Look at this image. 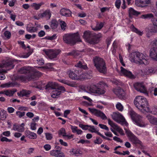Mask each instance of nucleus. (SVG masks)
<instances>
[{"mask_svg": "<svg viewBox=\"0 0 157 157\" xmlns=\"http://www.w3.org/2000/svg\"><path fill=\"white\" fill-rule=\"evenodd\" d=\"M134 103L136 106L142 112L151 111L148 106V101L144 97L136 96L134 99Z\"/></svg>", "mask_w": 157, "mask_h": 157, "instance_id": "f257e3e1", "label": "nucleus"}, {"mask_svg": "<svg viewBox=\"0 0 157 157\" xmlns=\"http://www.w3.org/2000/svg\"><path fill=\"white\" fill-rule=\"evenodd\" d=\"M130 60L132 62L139 64L147 65L149 63L148 57L139 52H134L131 53Z\"/></svg>", "mask_w": 157, "mask_h": 157, "instance_id": "f03ea898", "label": "nucleus"}, {"mask_svg": "<svg viewBox=\"0 0 157 157\" xmlns=\"http://www.w3.org/2000/svg\"><path fill=\"white\" fill-rule=\"evenodd\" d=\"M93 61L94 66L99 72L104 74L106 73L105 63L102 58L95 56L93 59Z\"/></svg>", "mask_w": 157, "mask_h": 157, "instance_id": "7ed1b4c3", "label": "nucleus"}, {"mask_svg": "<svg viewBox=\"0 0 157 157\" xmlns=\"http://www.w3.org/2000/svg\"><path fill=\"white\" fill-rule=\"evenodd\" d=\"M63 40L65 43L71 45L75 44L76 41H81L78 33L65 34L63 36Z\"/></svg>", "mask_w": 157, "mask_h": 157, "instance_id": "20e7f679", "label": "nucleus"}, {"mask_svg": "<svg viewBox=\"0 0 157 157\" xmlns=\"http://www.w3.org/2000/svg\"><path fill=\"white\" fill-rule=\"evenodd\" d=\"M129 113L132 119L137 125L140 127H144L145 124L142 120V117L136 114L133 110H131Z\"/></svg>", "mask_w": 157, "mask_h": 157, "instance_id": "39448f33", "label": "nucleus"}, {"mask_svg": "<svg viewBox=\"0 0 157 157\" xmlns=\"http://www.w3.org/2000/svg\"><path fill=\"white\" fill-rule=\"evenodd\" d=\"M18 60L15 59L9 58L2 61L0 63V68L5 67L8 70L13 68L14 67V63Z\"/></svg>", "mask_w": 157, "mask_h": 157, "instance_id": "423d86ee", "label": "nucleus"}, {"mask_svg": "<svg viewBox=\"0 0 157 157\" xmlns=\"http://www.w3.org/2000/svg\"><path fill=\"white\" fill-rule=\"evenodd\" d=\"M125 132L129 141L133 144H140L141 141L131 131L125 129Z\"/></svg>", "mask_w": 157, "mask_h": 157, "instance_id": "0eeeda50", "label": "nucleus"}, {"mask_svg": "<svg viewBox=\"0 0 157 157\" xmlns=\"http://www.w3.org/2000/svg\"><path fill=\"white\" fill-rule=\"evenodd\" d=\"M153 47L150 51V55L153 59L157 61V40L152 41Z\"/></svg>", "mask_w": 157, "mask_h": 157, "instance_id": "6e6552de", "label": "nucleus"}, {"mask_svg": "<svg viewBox=\"0 0 157 157\" xmlns=\"http://www.w3.org/2000/svg\"><path fill=\"white\" fill-rule=\"evenodd\" d=\"M83 37L87 42L90 44H93L94 33L90 31H86L83 33Z\"/></svg>", "mask_w": 157, "mask_h": 157, "instance_id": "1a4fd4ad", "label": "nucleus"}, {"mask_svg": "<svg viewBox=\"0 0 157 157\" xmlns=\"http://www.w3.org/2000/svg\"><path fill=\"white\" fill-rule=\"evenodd\" d=\"M45 54L48 56V58L51 59H52L57 57V56L60 52L59 50H54L50 49L47 51L44 50Z\"/></svg>", "mask_w": 157, "mask_h": 157, "instance_id": "9d476101", "label": "nucleus"}, {"mask_svg": "<svg viewBox=\"0 0 157 157\" xmlns=\"http://www.w3.org/2000/svg\"><path fill=\"white\" fill-rule=\"evenodd\" d=\"M89 111L92 114H94L95 116L101 117L103 120H106L107 117L100 110L88 108Z\"/></svg>", "mask_w": 157, "mask_h": 157, "instance_id": "9b49d317", "label": "nucleus"}, {"mask_svg": "<svg viewBox=\"0 0 157 157\" xmlns=\"http://www.w3.org/2000/svg\"><path fill=\"white\" fill-rule=\"evenodd\" d=\"M100 85L91 86L90 88V91L92 93L97 94H103L105 92V91L100 88Z\"/></svg>", "mask_w": 157, "mask_h": 157, "instance_id": "f8f14e48", "label": "nucleus"}, {"mask_svg": "<svg viewBox=\"0 0 157 157\" xmlns=\"http://www.w3.org/2000/svg\"><path fill=\"white\" fill-rule=\"evenodd\" d=\"M134 86L135 89L137 91L145 94H147L146 88L143 83H136L134 84Z\"/></svg>", "mask_w": 157, "mask_h": 157, "instance_id": "ddd939ff", "label": "nucleus"}, {"mask_svg": "<svg viewBox=\"0 0 157 157\" xmlns=\"http://www.w3.org/2000/svg\"><path fill=\"white\" fill-rule=\"evenodd\" d=\"M68 73L70 78L72 79L77 80L79 78L80 74L77 70H74V71L69 70L68 71Z\"/></svg>", "mask_w": 157, "mask_h": 157, "instance_id": "4468645a", "label": "nucleus"}, {"mask_svg": "<svg viewBox=\"0 0 157 157\" xmlns=\"http://www.w3.org/2000/svg\"><path fill=\"white\" fill-rule=\"evenodd\" d=\"M113 92L120 99H123L124 98L125 94L122 89L120 88L114 89Z\"/></svg>", "mask_w": 157, "mask_h": 157, "instance_id": "2eb2a0df", "label": "nucleus"}, {"mask_svg": "<svg viewBox=\"0 0 157 157\" xmlns=\"http://www.w3.org/2000/svg\"><path fill=\"white\" fill-rule=\"evenodd\" d=\"M58 87L57 83L54 82H49L46 86L45 89L48 90L56 89Z\"/></svg>", "mask_w": 157, "mask_h": 157, "instance_id": "dca6fc26", "label": "nucleus"}, {"mask_svg": "<svg viewBox=\"0 0 157 157\" xmlns=\"http://www.w3.org/2000/svg\"><path fill=\"white\" fill-rule=\"evenodd\" d=\"M72 12L68 9L63 8L60 11V14L63 16L69 17L71 16Z\"/></svg>", "mask_w": 157, "mask_h": 157, "instance_id": "f3484780", "label": "nucleus"}, {"mask_svg": "<svg viewBox=\"0 0 157 157\" xmlns=\"http://www.w3.org/2000/svg\"><path fill=\"white\" fill-rule=\"evenodd\" d=\"M121 72L124 75L130 78H134V75L132 74L130 71L127 70L122 67H121Z\"/></svg>", "mask_w": 157, "mask_h": 157, "instance_id": "a211bd4d", "label": "nucleus"}, {"mask_svg": "<svg viewBox=\"0 0 157 157\" xmlns=\"http://www.w3.org/2000/svg\"><path fill=\"white\" fill-rule=\"evenodd\" d=\"M50 154L51 155L56 157H65L64 154L60 151L56 150L51 151Z\"/></svg>", "mask_w": 157, "mask_h": 157, "instance_id": "6ab92c4d", "label": "nucleus"}, {"mask_svg": "<svg viewBox=\"0 0 157 157\" xmlns=\"http://www.w3.org/2000/svg\"><path fill=\"white\" fill-rule=\"evenodd\" d=\"M31 80L36 79L41 75V73L39 71L35 70L33 72H30L29 74Z\"/></svg>", "mask_w": 157, "mask_h": 157, "instance_id": "aec40b11", "label": "nucleus"}, {"mask_svg": "<svg viewBox=\"0 0 157 157\" xmlns=\"http://www.w3.org/2000/svg\"><path fill=\"white\" fill-rule=\"evenodd\" d=\"M112 117L113 119L116 121H117L118 120H125L123 116L118 112L113 113Z\"/></svg>", "mask_w": 157, "mask_h": 157, "instance_id": "412c9836", "label": "nucleus"}, {"mask_svg": "<svg viewBox=\"0 0 157 157\" xmlns=\"http://www.w3.org/2000/svg\"><path fill=\"white\" fill-rule=\"evenodd\" d=\"M31 70V67H24L21 68L19 70V72L21 74L28 73L29 74Z\"/></svg>", "mask_w": 157, "mask_h": 157, "instance_id": "4be33fe9", "label": "nucleus"}, {"mask_svg": "<svg viewBox=\"0 0 157 157\" xmlns=\"http://www.w3.org/2000/svg\"><path fill=\"white\" fill-rule=\"evenodd\" d=\"M152 25L150 29V32L154 33H157V18L153 22Z\"/></svg>", "mask_w": 157, "mask_h": 157, "instance_id": "5701e85b", "label": "nucleus"}, {"mask_svg": "<svg viewBox=\"0 0 157 157\" xmlns=\"http://www.w3.org/2000/svg\"><path fill=\"white\" fill-rule=\"evenodd\" d=\"M25 135L29 138L35 139L37 138V135L36 134L31 132L29 131H26L25 132Z\"/></svg>", "mask_w": 157, "mask_h": 157, "instance_id": "b1692460", "label": "nucleus"}, {"mask_svg": "<svg viewBox=\"0 0 157 157\" xmlns=\"http://www.w3.org/2000/svg\"><path fill=\"white\" fill-rule=\"evenodd\" d=\"M147 117L151 124L157 125V118L150 115H147Z\"/></svg>", "mask_w": 157, "mask_h": 157, "instance_id": "393cba45", "label": "nucleus"}, {"mask_svg": "<svg viewBox=\"0 0 157 157\" xmlns=\"http://www.w3.org/2000/svg\"><path fill=\"white\" fill-rule=\"evenodd\" d=\"M44 4V3L43 2H41L39 3H33L31 4V6L34 10H37L40 9V7Z\"/></svg>", "mask_w": 157, "mask_h": 157, "instance_id": "a878e982", "label": "nucleus"}, {"mask_svg": "<svg viewBox=\"0 0 157 157\" xmlns=\"http://www.w3.org/2000/svg\"><path fill=\"white\" fill-rule=\"evenodd\" d=\"M31 93V91L27 90H23L20 91V92L17 93V94L18 96L23 97L24 96H27Z\"/></svg>", "mask_w": 157, "mask_h": 157, "instance_id": "bb28decb", "label": "nucleus"}, {"mask_svg": "<svg viewBox=\"0 0 157 157\" xmlns=\"http://www.w3.org/2000/svg\"><path fill=\"white\" fill-rule=\"evenodd\" d=\"M75 66L76 67H78L84 70H86L88 68L86 64L83 63L81 61H79L75 65Z\"/></svg>", "mask_w": 157, "mask_h": 157, "instance_id": "cd10ccee", "label": "nucleus"}, {"mask_svg": "<svg viewBox=\"0 0 157 157\" xmlns=\"http://www.w3.org/2000/svg\"><path fill=\"white\" fill-rule=\"evenodd\" d=\"M101 37V33L96 34L94 33L93 44L98 43L99 42V39Z\"/></svg>", "mask_w": 157, "mask_h": 157, "instance_id": "c85d7f7f", "label": "nucleus"}, {"mask_svg": "<svg viewBox=\"0 0 157 157\" xmlns=\"http://www.w3.org/2000/svg\"><path fill=\"white\" fill-rule=\"evenodd\" d=\"M13 129L15 131L22 132L24 131V128L21 125H18L16 124H14L13 126Z\"/></svg>", "mask_w": 157, "mask_h": 157, "instance_id": "c756f323", "label": "nucleus"}, {"mask_svg": "<svg viewBox=\"0 0 157 157\" xmlns=\"http://www.w3.org/2000/svg\"><path fill=\"white\" fill-rule=\"evenodd\" d=\"M61 92L57 90H53L51 93V96L53 98H58L61 94Z\"/></svg>", "mask_w": 157, "mask_h": 157, "instance_id": "7c9ffc66", "label": "nucleus"}, {"mask_svg": "<svg viewBox=\"0 0 157 157\" xmlns=\"http://www.w3.org/2000/svg\"><path fill=\"white\" fill-rule=\"evenodd\" d=\"M129 16L131 17L132 15L137 16L140 14V13L134 10L132 8H130L128 10Z\"/></svg>", "mask_w": 157, "mask_h": 157, "instance_id": "2f4dec72", "label": "nucleus"}, {"mask_svg": "<svg viewBox=\"0 0 157 157\" xmlns=\"http://www.w3.org/2000/svg\"><path fill=\"white\" fill-rule=\"evenodd\" d=\"M18 78L22 81H25L26 80H28L29 81L31 80V78H30L29 74L28 75H19L18 76Z\"/></svg>", "mask_w": 157, "mask_h": 157, "instance_id": "473e14b6", "label": "nucleus"}, {"mask_svg": "<svg viewBox=\"0 0 157 157\" xmlns=\"http://www.w3.org/2000/svg\"><path fill=\"white\" fill-rule=\"evenodd\" d=\"M104 24L103 22H100V23H97L96 26L92 28V29L94 31L99 30L103 27Z\"/></svg>", "mask_w": 157, "mask_h": 157, "instance_id": "72a5a7b5", "label": "nucleus"}, {"mask_svg": "<svg viewBox=\"0 0 157 157\" xmlns=\"http://www.w3.org/2000/svg\"><path fill=\"white\" fill-rule=\"evenodd\" d=\"M43 15L44 17H45L48 19H49L51 15L50 10L49 9L47 10L43 13Z\"/></svg>", "mask_w": 157, "mask_h": 157, "instance_id": "f704fd0d", "label": "nucleus"}, {"mask_svg": "<svg viewBox=\"0 0 157 157\" xmlns=\"http://www.w3.org/2000/svg\"><path fill=\"white\" fill-rule=\"evenodd\" d=\"M58 25V23L56 20H52L51 21V27L52 29H56Z\"/></svg>", "mask_w": 157, "mask_h": 157, "instance_id": "c9c22d12", "label": "nucleus"}, {"mask_svg": "<svg viewBox=\"0 0 157 157\" xmlns=\"http://www.w3.org/2000/svg\"><path fill=\"white\" fill-rule=\"evenodd\" d=\"M79 52L75 50H73L71 52L68 53H66L65 54V56H77L79 55Z\"/></svg>", "mask_w": 157, "mask_h": 157, "instance_id": "e433bc0d", "label": "nucleus"}, {"mask_svg": "<svg viewBox=\"0 0 157 157\" xmlns=\"http://www.w3.org/2000/svg\"><path fill=\"white\" fill-rule=\"evenodd\" d=\"M131 28L133 32H134L140 36H142V35L143 34V32L140 31L137 29L135 28L133 25H132L131 26Z\"/></svg>", "mask_w": 157, "mask_h": 157, "instance_id": "4c0bfd02", "label": "nucleus"}, {"mask_svg": "<svg viewBox=\"0 0 157 157\" xmlns=\"http://www.w3.org/2000/svg\"><path fill=\"white\" fill-rule=\"evenodd\" d=\"M6 111L3 109H2L1 111H0V120H5L6 117Z\"/></svg>", "mask_w": 157, "mask_h": 157, "instance_id": "58836bf2", "label": "nucleus"}, {"mask_svg": "<svg viewBox=\"0 0 157 157\" xmlns=\"http://www.w3.org/2000/svg\"><path fill=\"white\" fill-rule=\"evenodd\" d=\"M17 91L16 89L13 90H6L5 95L9 96H12L14 93Z\"/></svg>", "mask_w": 157, "mask_h": 157, "instance_id": "ea45409f", "label": "nucleus"}, {"mask_svg": "<svg viewBox=\"0 0 157 157\" xmlns=\"http://www.w3.org/2000/svg\"><path fill=\"white\" fill-rule=\"evenodd\" d=\"M6 70L4 69H0V79L1 80H4L6 78L4 73H6Z\"/></svg>", "mask_w": 157, "mask_h": 157, "instance_id": "a19ab883", "label": "nucleus"}, {"mask_svg": "<svg viewBox=\"0 0 157 157\" xmlns=\"http://www.w3.org/2000/svg\"><path fill=\"white\" fill-rule=\"evenodd\" d=\"M15 86V84L12 82H9L2 84L1 87L3 88L13 87Z\"/></svg>", "mask_w": 157, "mask_h": 157, "instance_id": "79ce46f5", "label": "nucleus"}, {"mask_svg": "<svg viewBox=\"0 0 157 157\" xmlns=\"http://www.w3.org/2000/svg\"><path fill=\"white\" fill-rule=\"evenodd\" d=\"M89 127L90 128L88 129V130L92 132H95L97 133L98 135H99L98 133H100L98 131L96 130V129L94 128V126L90 125Z\"/></svg>", "mask_w": 157, "mask_h": 157, "instance_id": "37998d69", "label": "nucleus"}, {"mask_svg": "<svg viewBox=\"0 0 157 157\" xmlns=\"http://www.w3.org/2000/svg\"><path fill=\"white\" fill-rule=\"evenodd\" d=\"M154 70L152 67H149L146 69L145 71V74L147 75H149L150 74L154 73Z\"/></svg>", "mask_w": 157, "mask_h": 157, "instance_id": "c03bdc74", "label": "nucleus"}, {"mask_svg": "<svg viewBox=\"0 0 157 157\" xmlns=\"http://www.w3.org/2000/svg\"><path fill=\"white\" fill-rule=\"evenodd\" d=\"M79 150L75 149H73L72 151H71L70 152L72 154L74 155L75 156H78V154L79 153Z\"/></svg>", "mask_w": 157, "mask_h": 157, "instance_id": "a18cd8bd", "label": "nucleus"}, {"mask_svg": "<svg viewBox=\"0 0 157 157\" xmlns=\"http://www.w3.org/2000/svg\"><path fill=\"white\" fill-rule=\"evenodd\" d=\"M141 17L145 19L150 18L153 17V15L152 13H148L143 15H142Z\"/></svg>", "mask_w": 157, "mask_h": 157, "instance_id": "49530a36", "label": "nucleus"}, {"mask_svg": "<svg viewBox=\"0 0 157 157\" xmlns=\"http://www.w3.org/2000/svg\"><path fill=\"white\" fill-rule=\"evenodd\" d=\"M27 30L30 33H34L36 31L37 29L36 27H30L27 28Z\"/></svg>", "mask_w": 157, "mask_h": 157, "instance_id": "de8ad7c7", "label": "nucleus"}, {"mask_svg": "<svg viewBox=\"0 0 157 157\" xmlns=\"http://www.w3.org/2000/svg\"><path fill=\"white\" fill-rule=\"evenodd\" d=\"M117 43L116 40H115L113 44V49L112 50V52L113 53H115L116 52V49L117 48Z\"/></svg>", "mask_w": 157, "mask_h": 157, "instance_id": "09e8293b", "label": "nucleus"}, {"mask_svg": "<svg viewBox=\"0 0 157 157\" xmlns=\"http://www.w3.org/2000/svg\"><path fill=\"white\" fill-rule=\"evenodd\" d=\"M142 0H136L135 4L138 6L143 7Z\"/></svg>", "mask_w": 157, "mask_h": 157, "instance_id": "8fccbe9b", "label": "nucleus"}, {"mask_svg": "<svg viewBox=\"0 0 157 157\" xmlns=\"http://www.w3.org/2000/svg\"><path fill=\"white\" fill-rule=\"evenodd\" d=\"M102 142V140L99 137H97L96 139L94 141L95 144H100Z\"/></svg>", "mask_w": 157, "mask_h": 157, "instance_id": "3c124183", "label": "nucleus"}, {"mask_svg": "<svg viewBox=\"0 0 157 157\" xmlns=\"http://www.w3.org/2000/svg\"><path fill=\"white\" fill-rule=\"evenodd\" d=\"M116 107L118 110L122 111L123 109V107L120 103H118L116 105Z\"/></svg>", "mask_w": 157, "mask_h": 157, "instance_id": "603ef678", "label": "nucleus"}, {"mask_svg": "<svg viewBox=\"0 0 157 157\" xmlns=\"http://www.w3.org/2000/svg\"><path fill=\"white\" fill-rule=\"evenodd\" d=\"M59 135H62L63 137L66 135L65 130L64 128H61L59 131Z\"/></svg>", "mask_w": 157, "mask_h": 157, "instance_id": "864d4df0", "label": "nucleus"}, {"mask_svg": "<svg viewBox=\"0 0 157 157\" xmlns=\"http://www.w3.org/2000/svg\"><path fill=\"white\" fill-rule=\"evenodd\" d=\"M108 122L109 124L113 128H117V125L115 124L112 121H111L109 119H108Z\"/></svg>", "mask_w": 157, "mask_h": 157, "instance_id": "5fc2aeb1", "label": "nucleus"}, {"mask_svg": "<svg viewBox=\"0 0 157 157\" xmlns=\"http://www.w3.org/2000/svg\"><path fill=\"white\" fill-rule=\"evenodd\" d=\"M89 125H83L82 124H79V126L82 129L86 130L88 129V127H89Z\"/></svg>", "mask_w": 157, "mask_h": 157, "instance_id": "6e6d98bb", "label": "nucleus"}, {"mask_svg": "<svg viewBox=\"0 0 157 157\" xmlns=\"http://www.w3.org/2000/svg\"><path fill=\"white\" fill-rule=\"evenodd\" d=\"M4 35L7 39H9L10 37L11 34L9 31H6L4 33Z\"/></svg>", "mask_w": 157, "mask_h": 157, "instance_id": "4d7b16f0", "label": "nucleus"}, {"mask_svg": "<svg viewBox=\"0 0 157 157\" xmlns=\"http://www.w3.org/2000/svg\"><path fill=\"white\" fill-rule=\"evenodd\" d=\"M16 114L19 117L21 118V117L24 116L25 115V113L24 112H21L17 111L16 112Z\"/></svg>", "mask_w": 157, "mask_h": 157, "instance_id": "13d9d810", "label": "nucleus"}, {"mask_svg": "<svg viewBox=\"0 0 157 157\" xmlns=\"http://www.w3.org/2000/svg\"><path fill=\"white\" fill-rule=\"evenodd\" d=\"M121 3V0H116L115 2V6L117 9H119Z\"/></svg>", "mask_w": 157, "mask_h": 157, "instance_id": "bf43d9fd", "label": "nucleus"}, {"mask_svg": "<svg viewBox=\"0 0 157 157\" xmlns=\"http://www.w3.org/2000/svg\"><path fill=\"white\" fill-rule=\"evenodd\" d=\"M45 136L47 140H51L52 138V134L49 133H46Z\"/></svg>", "mask_w": 157, "mask_h": 157, "instance_id": "052dcab7", "label": "nucleus"}, {"mask_svg": "<svg viewBox=\"0 0 157 157\" xmlns=\"http://www.w3.org/2000/svg\"><path fill=\"white\" fill-rule=\"evenodd\" d=\"M1 141L2 142H10L12 141V140L11 139H9L7 138L6 137H2L1 139Z\"/></svg>", "mask_w": 157, "mask_h": 157, "instance_id": "680f3d73", "label": "nucleus"}, {"mask_svg": "<svg viewBox=\"0 0 157 157\" xmlns=\"http://www.w3.org/2000/svg\"><path fill=\"white\" fill-rule=\"evenodd\" d=\"M99 126L102 129H104L105 130H106L107 131H109V129L108 128L106 125L103 124H99Z\"/></svg>", "mask_w": 157, "mask_h": 157, "instance_id": "e2e57ef3", "label": "nucleus"}, {"mask_svg": "<svg viewBox=\"0 0 157 157\" xmlns=\"http://www.w3.org/2000/svg\"><path fill=\"white\" fill-rule=\"evenodd\" d=\"M60 26L61 28L62 29L64 30L65 29V27L66 26V24L65 22L64 21H61V24Z\"/></svg>", "mask_w": 157, "mask_h": 157, "instance_id": "0e129e2a", "label": "nucleus"}, {"mask_svg": "<svg viewBox=\"0 0 157 157\" xmlns=\"http://www.w3.org/2000/svg\"><path fill=\"white\" fill-rule=\"evenodd\" d=\"M37 63L39 65H42L44 64V61L42 59H39L36 60Z\"/></svg>", "mask_w": 157, "mask_h": 157, "instance_id": "69168bd1", "label": "nucleus"}, {"mask_svg": "<svg viewBox=\"0 0 157 157\" xmlns=\"http://www.w3.org/2000/svg\"><path fill=\"white\" fill-rule=\"evenodd\" d=\"M44 148L46 151H49L51 148V146L49 144H46L44 146Z\"/></svg>", "mask_w": 157, "mask_h": 157, "instance_id": "338daca9", "label": "nucleus"}, {"mask_svg": "<svg viewBox=\"0 0 157 157\" xmlns=\"http://www.w3.org/2000/svg\"><path fill=\"white\" fill-rule=\"evenodd\" d=\"M151 112L154 115H157V107L153 108Z\"/></svg>", "mask_w": 157, "mask_h": 157, "instance_id": "774afa93", "label": "nucleus"}]
</instances>
